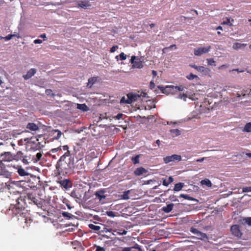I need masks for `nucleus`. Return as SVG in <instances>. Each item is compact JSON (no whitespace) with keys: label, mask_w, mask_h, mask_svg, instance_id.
Masks as SVG:
<instances>
[{"label":"nucleus","mask_w":251,"mask_h":251,"mask_svg":"<svg viewBox=\"0 0 251 251\" xmlns=\"http://www.w3.org/2000/svg\"><path fill=\"white\" fill-rule=\"evenodd\" d=\"M26 203L25 199L23 198L22 196H20L17 199L16 205H11L7 211L8 215L13 217H17L19 222L22 224L23 223H24L23 225L24 228L25 226L28 227L32 222L30 218L27 217L26 216L27 213L24 211Z\"/></svg>","instance_id":"nucleus-1"},{"label":"nucleus","mask_w":251,"mask_h":251,"mask_svg":"<svg viewBox=\"0 0 251 251\" xmlns=\"http://www.w3.org/2000/svg\"><path fill=\"white\" fill-rule=\"evenodd\" d=\"M74 160L70 156V152H66L58 161L56 169L60 174L64 175L71 172L74 168Z\"/></svg>","instance_id":"nucleus-2"},{"label":"nucleus","mask_w":251,"mask_h":251,"mask_svg":"<svg viewBox=\"0 0 251 251\" xmlns=\"http://www.w3.org/2000/svg\"><path fill=\"white\" fill-rule=\"evenodd\" d=\"M10 162L0 161V175H7L8 173H13V171L16 169V167Z\"/></svg>","instance_id":"nucleus-3"},{"label":"nucleus","mask_w":251,"mask_h":251,"mask_svg":"<svg viewBox=\"0 0 251 251\" xmlns=\"http://www.w3.org/2000/svg\"><path fill=\"white\" fill-rule=\"evenodd\" d=\"M6 185L11 193H19L22 188L19 181H8Z\"/></svg>","instance_id":"nucleus-4"},{"label":"nucleus","mask_w":251,"mask_h":251,"mask_svg":"<svg viewBox=\"0 0 251 251\" xmlns=\"http://www.w3.org/2000/svg\"><path fill=\"white\" fill-rule=\"evenodd\" d=\"M85 193L82 189H78L71 192L70 195L75 199L76 201L79 203L84 198Z\"/></svg>","instance_id":"nucleus-5"},{"label":"nucleus","mask_w":251,"mask_h":251,"mask_svg":"<svg viewBox=\"0 0 251 251\" xmlns=\"http://www.w3.org/2000/svg\"><path fill=\"white\" fill-rule=\"evenodd\" d=\"M75 154L76 158L81 160L87 153L86 150L83 147L77 145L75 147Z\"/></svg>","instance_id":"nucleus-6"},{"label":"nucleus","mask_w":251,"mask_h":251,"mask_svg":"<svg viewBox=\"0 0 251 251\" xmlns=\"http://www.w3.org/2000/svg\"><path fill=\"white\" fill-rule=\"evenodd\" d=\"M15 157L10 152H4L0 154V161L12 162L14 160Z\"/></svg>","instance_id":"nucleus-7"},{"label":"nucleus","mask_w":251,"mask_h":251,"mask_svg":"<svg viewBox=\"0 0 251 251\" xmlns=\"http://www.w3.org/2000/svg\"><path fill=\"white\" fill-rule=\"evenodd\" d=\"M130 63L132 64L133 68L141 69L143 67L142 61H141V58H139L136 56H131Z\"/></svg>","instance_id":"nucleus-8"},{"label":"nucleus","mask_w":251,"mask_h":251,"mask_svg":"<svg viewBox=\"0 0 251 251\" xmlns=\"http://www.w3.org/2000/svg\"><path fill=\"white\" fill-rule=\"evenodd\" d=\"M230 231L232 235L237 238H240L242 235V233L239 225H232L230 227Z\"/></svg>","instance_id":"nucleus-9"},{"label":"nucleus","mask_w":251,"mask_h":251,"mask_svg":"<svg viewBox=\"0 0 251 251\" xmlns=\"http://www.w3.org/2000/svg\"><path fill=\"white\" fill-rule=\"evenodd\" d=\"M211 49L210 46L205 47H200L197 49H195L194 50V53L196 56H201L202 54L206 53L208 52Z\"/></svg>","instance_id":"nucleus-10"},{"label":"nucleus","mask_w":251,"mask_h":251,"mask_svg":"<svg viewBox=\"0 0 251 251\" xmlns=\"http://www.w3.org/2000/svg\"><path fill=\"white\" fill-rule=\"evenodd\" d=\"M181 160V156L180 155L173 154L171 156H167L163 158L165 163L168 164L171 162L179 161Z\"/></svg>","instance_id":"nucleus-11"},{"label":"nucleus","mask_w":251,"mask_h":251,"mask_svg":"<svg viewBox=\"0 0 251 251\" xmlns=\"http://www.w3.org/2000/svg\"><path fill=\"white\" fill-rule=\"evenodd\" d=\"M189 66L191 67L196 69L198 72L203 73L204 75L208 74L210 71L209 69H208V68L204 67L203 66H198L194 64H190Z\"/></svg>","instance_id":"nucleus-12"},{"label":"nucleus","mask_w":251,"mask_h":251,"mask_svg":"<svg viewBox=\"0 0 251 251\" xmlns=\"http://www.w3.org/2000/svg\"><path fill=\"white\" fill-rule=\"evenodd\" d=\"M158 88L161 90L162 93L169 95L170 94H173L174 92V89H173V85L167 86L163 87L161 86H158Z\"/></svg>","instance_id":"nucleus-13"},{"label":"nucleus","mask_w":251,"mask_h":251,"mask_svg":"<svg viewBox=\"0 0 251 251\" xmlns=\"http://www.w3.org/2000/svg\"><path fill=\"white\" fill-rule=\"evenodd\" d=\"M127 104H131L133 102H134L138 100L140 98V96L136 94L129 93L127 95Z\"/></svg>","instance_id":"nucleus-14"},{"label":"nucleus","mask_w":251,"mask_h":251,"mask_svg":"<svg viewBox=\"0 0 251 251\" xmlns=\"http://www.w3.org/2000/svg\"><path fill=\"white\" fill-rule=\"evenodd\" d=\"M31 149L37 151L39 150L43 146L41 145V143L39 142V140L36 139L35 141H32L30 143Z\"/></svg>","instance_id":"nucleus-15"},{"label":"nucleus","mask_w":251,"mask_h":251,"mask_svg":"<svg viewBox=\"0 0 251 251\" xmlns=\"http://www.w3.org/2000/svg\"><path fill=\"white\" fill-rule=\"evenodd\" d=\"M60 185V186L62 188L67 190L71 188L72 186V183L69 179H64L58 181Z\"/></svg>","instance_id":"nucleus-16"},{"label":"nucleus","mask_w":251,"mask_h":251,"mask_svg":"<svg viewBox=\"0 0 251 251\" xmlns=\"http://www.w3.org/2000/svg\"><path fill=\"white\" fill-rule=\"evenodd\" d=\"M23 198L25 199V202L28 201L29 203L33 202L34 204H36L39 200L34 197L31 195H27L26 196H22Z\"/></svg>","instance_id":"nucleus-17"},{"label":"nucleus","mask_w":251,"mask_h":251,"mask_svg":"<svg viewBox=\"0 0 251 251\" xmlns=\"http://www.w3.org/2000/svg\"><path fill=\"white\" fill-rule=\"evenodd\" d=\"M77 5L79 7L83 9H87L91 6L90 1L87 0L78 1Z\"/></svg>","instance_id":"nucleus-18"},{"label":"nucleus","mask_w":251,"mask_h":251,"mask_svg":"<svg viewBox=\"0 0 251 251\" xmlns=\"http://www.w3.org/2000/svg\"><path fill=\"white\" fill-rule=\"evenodd\" d=\"M147 173L148 170L142 167L137 168L134 171V174L136 176H140L144 175V174H147Z\"/></svg>","instance_id":"nucleus-19"},{"label":"nucleus","mask_w":251,"mask_h":251,"mask_svg":"<svg viewBox=\"0 0 251 251\" xmlns=\"http://www.w3.org/2000/svg\"><path fill=\"white\" fill-rule=\"evenodd\" d=\"M37 71L36 69L32 68L27 71L26 75H23V77L25 80L30 78L33 76L36 73Z\"/></svg>","instance_id":"nucleus-20"},{"label":"nucleus","mask_w":251,"mask_h":251,"mask_svg":"<svg viewBox=\"0 0 251 251\" xmlns=\"http://www.w3.org/2000/svg\"><path fill=\"white\" fill-rule=\"evenodd\" d=\"M174 204V203H171L167 204L166 206H164L162 208L161 210L166 213L170 212L173 209Z\"/></svg>","instance_id":"nucleus-21"},{"label":"nucleus","mask_w":251,"mask_h":251,"mask_svg":"<svg viewBox=\"0 0 251 251\" xmlns=\"http://www.w3.org/2000/svg\"><path fill=\"white\" fill-rule=\"evenodd\" d=\"M88 227L91 230H92L94 232L96 233L100 232V229L101 228V226H96L92 224H90L88 225Z\"/></svg>","instance_id":"nucleus-22"},{"label":"nucleus","mask_w":251,"mask_h":251,"mask_svg":"<svg viewBox=\"0 0 251 251\" xmlns=\"http://www.w3.org/2000/svg\"><path fill=\"white\" fill-rule=\"evenodd\" d=\"M26 128L31 131H36L39 129L38 126L33 123H29L26 126Z\"/></svg>","instance_id":"nucleus-23"},{"label":"nucleus","mask_w":251,"mask_h":251,"mask_svg":"<svg viewBox=\"0 0 251 251\" xmlns=\"http://www.w3.org/2000/svg\"><path fill=\"white\" fill-rule=\"evenodd\" d=\"M104 191L102 190H100L99 191H97L95 193V196L97 198H98L100 200H101L102 199H104L106 197L104 195Z\"/></svg>","instance_id":"nucleus-24"},{"label":"nucleus","mask_w":251,"mask_h":251,"mask_svg":"<svg viewBox=\"0 0 251 251\" xmlns=\"http://www.w3.org/2000/svg\"><path fill=\"white\" fill-rule=\"evenodd\" d=\"M51 132L53 135V139L56 140L59 139L62 135L61 131L58 129L52 130Z\"/></svg>","instance_id":"nucleus-25"},{"label":"nucleus","mask_w":251,"mask_h":251,"mask_svg":"<svg viewBox=\"0 0 251 251\" xmlns=\"http://www.w3.org/2000/svg\"><path fill=\"white\" fill-rule=\"evenodd\" d=\"M184 186V183L179 182L178 183H176L175 185L174 188V191H179L182 190V188Z\"/></svg>","instance_id":"nucleus-26"},{"label":"nucleus","mask_w":251,"mask_h":251,"mask_svg":"<svg viewBox=\"0 0 251 251\" xmlns=\"http://www.w3.org/2000/svg\"><path fill=\"white\" fill-rule=\"evenodd\" d=\"M14 157H15L14 160L18 161L22 160L24 157V156L23 153L21 151H19L15 155H14Z\"/></svg>","instance_id":"nucleus-27"},{"label":"nucleus","mask_w":251,"mask_h":251,"mask_svg":"<svg viewBox=\"0 0 251 251\" xmlns=\"http://www.w3.org/2000/svg\"><path fill=\"white\" fill-rule=\"evenodd\" d=\"M16 169H17V168H16ZM18 173L20 176H27L28 175V173H27L25 170L22 168L21 167H18Z\"/></svg>","instance_id":"nucleus-28"},{"label":"nucleus","mask_w":251,"mask_h":251,"mask_svg":"<svg viewBox=\"0 0 251 251\" xmlns=\"http://www.w3.org/2000/svg\"><path fill=\"white\" fill-rule=\"evenodd\" d=\"M247 46L246 44H242L239 43H235L233 45V48L235 50H237L242 48H244Z\"/></svg>","instance_id":"nucleus-29"},{"label":"nucleus","mask_w":251,"mask_h":251,"mask_svg":"<svg viewBox=\"0 0 251 251\" xmlns=\"http://www.w3.org/2000/svg\"><path fill=\"white\" fill-rule=\"evenodd\" d=\"M77 108L83 111H87L88 110V107L85 104H77Z\"/></svg>","instance_id":"nucleus-30"},{"label":"nucleus","mask_w":251,"mask_h":251,"mask_svg":"<svg viewBox=\"0 0 251 251\" xmlns=\"http://www.w3.org/2000/svg\"><path fill=\"white\" fill-rule=\"evenodd\" d=\"M174 181V178L172 176H169L168 178V180H166V179L163 180V185L165 186H167L169 185V184L173 182Z\"/></svg>","instance_id":"nucleus-31"},{"label":"nucleus","mask_w":251,"mask_h":251,"mask_svg":"<svg viewBox=\"0 0 251 251\" xmlns=\"http://www.w3.org/2000/svg\"><path fill=\"white\" fill-rule=\"evenodd\" d=\"M197 235L198 236V239L200 240H204L205 239H207V235L205 233H203L200 231Z\"/></svg>","instance_id":"nucleus-32"},{"label":"nucleus","mask_w":251,"mask_h":251,"mask_svg":"<svg viewBox=\"0 0 251 251\" xmlns=\"http://www.w3.org/2000/svg\"><path fill=\"white\" fill-rule=\"evenodd\" d=\"M42 156V153L41 152L37 153L35 156H33L32 160L34 162H37L39 161Z\"/></svg>","instance_id":"nucleus-33"},{"label":"nucleus","mask_w":251,"mask_h":251,"mask_svg":"<svg viewBox=\"0 0 251 251\" xmlns=\"http://www.w3.org/2000/svg\"><path fill=\"white\" fill-rule=\"evenodd\" d=\"M179 197L184 198L185 200H189V201H197L196 199L191 197L188 195L184 194H181L179 195Z\"/></svg>","instance_id":"nucleus-34"},{"label":"nucleus","mask_w":251,"mask_h":251,"mask_svg":"<svg viewBox=\"0 0 251 251\" xmlns=\"http://www.w3.org/2000/svg\"><path fill=\"white\" fill-rule=\"evenodd\" d=\"M97 81V78L95 77H90L88 79V86L91 87Z\"/></svg>","instance_id":"nucleus-35"},{"label":"nucleus","mask_w":251,"mask_h":251,"mask_svg":"<svg viewBox=\"0 0 251 251\" xmlns=\"http://www.w3.org/2000/svg\"><path fill=\"white\" fill-rule=\"evenodd\" d=\"M201 183L202 185H205L208 187H211L212 186L211 181L208 179L202 180Z\"/></svg>","instance_id":"nucleus-36"},{"label":"nucleus","mask_w":251,"mask_h":251,"mask_svg":"<svg viewBox=\"0 0 251 251\" xmlns=\"http://www.w3.org/2000/svg\"><path fill=\"white\" fill-rule=\"evenodd\" d=\"M62 214L64 217L66 218L67 219H70L72 218L74 216L72 214L68 212H63Z\"/></svg>","instance_id":"nucleus-37"},{"label":"nucleus","mask_w":251,"mask_h":251,"mask_svg":"<svg viewBox=\"0 0 251 251\" xmlns=\"http://www.w3.org/2000/svg\"><path fill=\"white\" fill-rule=\"evenodd\" d=\"M244 131L247 132H251V123H248L246 124Z\"/></svg>","instance_id":"nucleus-38"},{"label":"nucleus","mask_w":251,"mask_h":251,"mask_svg":"<svg viewBox=\"0 0 251 251\" xmlns=\"http://www.w3.org/2000/svg\"><path fill=\"white\" fill-rule=\"evenodd\" d=\"M130 193V191L129 190H128V191H125L123 193V194L122 195V198L124 200H128L129 199V194Z\"/></svg>","instance_id":"nucleus-39"},{"label":"nucleus","mask_w":251,"mask_h":251,"mask_svg":"<svg viewBox=\"0 0 251 251\" xmlns=\"http://www.w3.org/2000/svg\"><path fill=\"white\" fill-rule=\"evenodd\" d=\"M242 223L251 226V217L245 218L242 220Z\"/></svg>","instance_id":"nucleus-40"},{"label":"nucleus","mask_w":251,"mask_h":251,"mask_svg":"<svg viewBox=\"0 0 251 251\" xmlns=\"http://www.w3.org/2000/svg\"><path fill=\"white\" fill-rule=\"evenodd\" d=\"M186 78L189 80H193L195 78H199L197 75H194L192 73H190L189 75L186 76Z\"/></svg>","instance_id":"nucleus-41"},{"label":"nucleus","mask_w":251,"mask_h":251,"mask_svg":"<svg viewBox=\"0 0 251 251\" xmlns=\"http://www.w3.org/2000/svg\"><path fill=\"white\" fill-rule=\"evenodd\" d=\"M170 132L174 134L176 136H178L180 134V131L178 129H173L170 130Z\"/></svg>","instance_id":"nucleus-42"},{"label":"nucleus","mask_w":251,"mask_h":251,"mask_svg":"<svg viewBox=\"0 0 251 251\" xmlns=\"http://www.w3.org/2000/svg\"><path fill=\"white\" fill-rule=\"evenodd\" d=\"M131 160L134 164L138 163L139 162V155H137L135 157H132Z\"/></svg>","instance_id":"nucleus-43"},{"label":"nucleus","mask_w":251,"mask_h":251,"mask_svg":"<svg viewBox=\"0 0 251 251\" xmlns=\"http://www.w3.org/2000/svg\"><path fill=\"white\" fill-rule=\"evenodd\" d=\"M120 235H126L127 233V231L125 229H118L115 231Z\"/></svg>","instance_id":"nucleus-44"},{"label":"nucleus","mask_w":251,"mask_h":251,"mask_svg":"<svg viewBox=\"0 0 251 251\" xmlns=\"http://www.w3.org/2000/svg\"><path fill=\"white\" fill-rule=\"evenodd\" d=\"M101 226H102V229H100V233H101V232H111V231L112 230V229H108L106 227H105L103 225H101Z\"/></svg>","instance_id":"nucleus-45"},{"label":"nucleus","mask_w":251,"mask_h":251,"mask_svg":"<svg viewBox=\"0 0 251 251\" xmlns=\"http://www.w3.org/2000/svg\"><path fill=\"white\" fill-rule=\"evenodd\" d=\"M173 89H174V91L177 90L178 91H182L184 90V87L182 85L176 86H173Z\"/></svg>","instance_id":"nucleus-46"},{"label":"nucleus","mask_w":251,"mask_h":251,"mask_svg":"<svg viewBox=\"0 0 251 251\" xmlns=\"http://www.w3.org/2000/svg\"><path fill=\"white\" fill-rule=\"evenodd\" d=\"M206 60L209 65L216 66V64H215V62L213 58H208Z\"/></svg>","instance_id":"nucleus-47"},{"label":"nucleus","mask_w":251,"mask_h":251,"mask_svg":"<svg viewBox=\"0 0 251 251\" xmlns=\"http://www.w3.org/2000/svg\"><path fill=\"white\" fill-rule=\"evenodd\" d=\"M38 208H40L43 210H45L44 206L43 205V202L41 201H39L36 204Z\"/></svg>","instance_id":"nucleus-48"},{"label":"nucleus","mask_w":251,"mask_h":251,"mask_svg":"<svg viewBox=\"0 0 251 251\" xmlns=\"http://www.w3.org/2000/svg\"><path fill=\"white\" fill-rule=\"evenodd\" d=\"M106 213L108 216L110 217H114L116 216L115 213L112 211H107Z\"/></svg>","instance_id":"nucleus-49"},{"label":"nucleus","mask_w":251,"mask_h":251,"mask_svg":"<svg viewBox=\"0 0 251 251\" xmlns=\"http://www.w3.org/2000/svg\"><path fill=\"white\" fill-rule=\"evenodd\" d=\"M190 231L192 233L195 234L196 235H197L200 231L199 230H198L197 229L194 228V227H191L190 228Z\"/></svg>","instance_id":"nucleus-50"},{"label":"nucleus","mask_w":251,"mask_h":251,"mask_svg":"<svg viewBox=\"0 0 251 251\" xmlns=\"http://www.w3.org/2000/svg\"><path fill=\"white\" fill-rule=\"evenodd\" d=\"M119 57L121 60H125L126 59V55L124 52H121L119 54Z\"/></svg>","instance_id":"nucleus-51"},{"label":"nucleus","mask_w":251,"mask_h":251,"mask_svg":"<svg viewBox=\"0 0 251 251\" xmlns=\"http://www.w3.org/2000/svg\"><path fill=\"white\" fill-rule=\"evenodd\" d=\"M187 98V95L186 94H180L178 96V98L180 99H183L185 101L186 100V98Z\"/></svg>","instance_id":"nucleus-52"},{"label":"nucleus","mask_w":251,"mask_h":251,"mask_svg":"<svg viewBox=\"0 0 251 251\" xmlns=\"http://www.w3.org/2000/svg\"><path fill=\"white\" fill-rule=\"evenodd\" d=\"M169 199L172 201H178V200L176 198V196L174 195L170 196Z\"/></svg>","instance_id":"nucleus-53"},{"label":"nucleus","mask_w":251,"mask_h":251,"mask_svg":"<svg viewBox=\"0 0 251 251\" xmlns=\"http://www.w3.org/2000/svg\"><path fill=\"white\" fill-rule=\"evenodd\" d=\"M173 48H175V49H176V45L175 44H173V45H172L170 46L169 47L164 48L162 50V51L166 50H168V49H173Z\"/></svg>","instance_id":"nucleus-54"},{"label":"nucleus","mask_w":251,"mask_h":251,"mask_svg":"<svg viewBox=\"0 0 251 251\" xmlns=\"http://www.w3.org/2000/svg\"><path fill=\"white\" fill-rule=\"evenodd\" d=\"M14 37V35H11V34H8L7 36L4 37H0L1 38H4L6 41H8Z\"/></svg>","instance_id":"nucleus-55"},{"label":"nucleus","mask_w":251,"mask_h":251,"mask_svg":"<svg viewBox=\"0 0 251 251\" xmlns=\"http://www.w3.org/2000/svg\"><path fill=\"white\" fill-rule=\"evenodd\" d=\"M243 192H251V187H246L243 188Z\"/></svg>","instance_id":"nucleus-56"},{"label":"nucleus","mask_w":251,"mask_h":251,"mask_svg":"<svg viewBox=\"0 0 251 251\" xmlns=\"http://www.w3.org/2000/svg\"><path fill=\"white\" fill-rule=\"evenodd\" d=\"M118 46L115 45L113 46L110 50V52L113 53L116 50L118 49Z\"/></svg>","instance_id":"nucleus-57"},{"label":"nucleus","mask_w":251,"mask_h":251,"mask_svg":"<svg viewBox=\"0 0 251 251\" xmlns=\"http://www.w3.org/2000/svg\"><path fill=\"white\" fill-rule=\"evenodd\" d=\"M105 248L104 247H101L100 246H96V251H105Z\"/></svg>","instance_id":"nucleus-58"},{"label":"nucleus","mask_w":251,"mask_h":251,"mask_svg":"<svg viewBox=\"0 0 251 251\" xmlns=\"http://www.w3.org/2000/svg\"><path fill=\"white\" fill-rule=\"evenodd\" d=\"M127 98L126 99L125 97H122L120 100L121 103H127Z\"/></svg>","instance_id":"nucleus-59"},{"label":"nucleus","mask_w":251,"mask_h":251,"mask_svg":"<svg viewBox=\"0 0 251 251\" xmlns=\"http://www.w3.org/2000/svg\"><path fill=\"white\" fill-rule=\"evenodd\" d=\"M155 87V83L153 81H151L150 83V88L151 89H153Z\"/></svg>","instance_id":"nucleus-60"},{"label":"nucleus","mask_w":251,"mask_h":251,"mask_svg":"<svg viewBox=\"0 0 251 251\" xmlns=\"http://www.w3.org/2000/svg\"><path fill=\"white\" fill-rule=\"evenodd\" d=\"M123 116V114H122V113H119V114H118L116 116L115 118H116V119H117V120H120V119H122V118Z\"/></svg>","instance_id":"nucleus-61"},{"label":"nucleus","mask_w":251,"mask_h":251,"mask_svg":"<svg viewBox=\"0 0 251 251\" xmlns=\"http://www.w3.org/2000/svg\"><path fill=\"white\" fill-rule=\"evenodd\" d=\"M132 247H126L123 249L121 251H131Z\"/></svg>","instance_id":"nucleus-62"},{"label":"nucleus","mask_w":251,"mask_h":251,"mask_svg":"<svg viewBox=\"0 0 251 251\" xmlns=\"http://www.w3.org/2000/svg\"><path fill=\"white\" fill-rule=\"evenodd\" d=\"M42 43V40L40 39H36L34 41V43L35 44H41Z\"/></svg>","instance_id":"nucleus-63"},{"label":"nucleus","mask_w":251,"mask_h":251,"mask_svg":"<svg viewBox=\"0 0 251 251\" xmlns=\"http://www.w3.org/2000/svg\"><path fill=\"white\" fill-rule=\"evenodd\" d=\"M62 147V149L64 151H67L66 152H68V151H69V147L67 145H65V146H63Z\"/></svg>","instance_id":"nucleus-64"}]
</instances>
